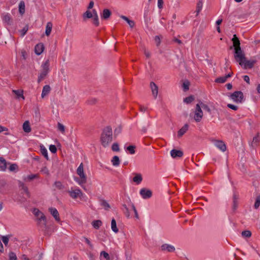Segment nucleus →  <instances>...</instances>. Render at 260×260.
Returning a JSON list of instances; mask_svg holds the SVG:
<instances>
[{
  "mask_svg": "<svg viewBox=\"0 0 260 260\" xmlns=\"http://www.w3.org/2000/svg\"><path fill=\"white\" fill-rule=\"evenodd\" d=\"M52 28V24L49 22L47 23L46 26L45 34L47 36L50 35Z\"/></svg>",
  "mask_w": 260,
  "mask_h": 260,
  "instance_id": "33",
  "label": "nucleus"
},
{
  "mask_svg": "<svg viewBox=\"0 0 260 260\" xmlns=\"http://www.w3.org/2000/svg\"><path fill=\"white\" fill-rule=\"evenodd\" d=\"M21 55L24 59H26V56H27V53H26V52L25 51V50H22L21 51Z\"/></svg>",
  "mask_w": 260,
  "mask_h": 260,
  "instance_id": "61",
  "label": "nucleus"
},
{
  "mask_svg": "<svg viewBox=\"0 0 260 260\" xmlns=\"http://www.w3.org/2000/svg\"><path fill=\"white\" fill-rule=\"evenodd\" d=\"M120 17L122 19L125 20L128 23V24L131 28H132L134 26L135 22L134 21L129 20L127 17L123 16V15H121Z\"/></svg>",
  "mask_w": 260,
  "mask_h": 260,
  "instance_id": "29",
  "label": "nucleus"
},
{
  "mask_svg": "<svg viewBox=\"0 0 260 260\" xmlns=\"http://www.w3.org/2000/svg\"><path fill=\"white\" fill-rule=\"evenodd\" d=\"M135 147L134 146L131 145L126 148V150L128 151L130 154H133L135 153Z\"/></svg>",
  "mask_w": 260,
  "mask_h": 260,
  "instance_id": "43",
  "label": "nucleus"
},
{
  "mask_svg": "<svg viewBox=\"0 0 260 260\" xmlns=\"http://www.w3.org/2000/svg\"><path fill=\"white\" fill-rule=\"evenodd\" d=\"M161 250L164 251L172 252L175 250V248L172 245L164 244L161 246Z\"/></svg>",
  "mask_w": 260,
  "mask_h": 260,
  "instance_id": "13",
  "label": "nucleus"
},
{
  "mask_svg": "<svg viewBox=\"0 0 260 260\" xmlns=\"http://www.w3.org/2000/svg\"><path fill=\"white\" fill-rule=\"evenodd\" d=\"M57 128L61 132L62 134H64L65 132V127L62 124L58 122L57 124Z\"/></svg>",
  "mask_w": 260,
  "mask_h": 260,
  "instance_id": "45",
  "label": "nucleus"
},
{
  "mask_svg": "<svg viewBox=\"0 0 260 260\" xmlns=\"http://www.w3.org/2000/svg\"><path fill=\"white\" fill-rule=\"evenodd\" d=\"M111 229L115 233H117L119 231L118 228L117 227L116 220L113 218L111 220Z\"/></svg>",
  "mask_w": 260,
  "mask_h": 260,
  "instance_id": "30",
  "label": "nucleus"
},
{
  "mask_svg": "<svg viewBox=\"0 0 260 260\" xmlns=\"http://www.w3.org/2000/svg\"><path fill=\"white\" fill-rule=\"evenodd\" d=\"M112 149L114 151H118L119 150V145L117 143H114L112 146Z\"/></svg>",
  "mask_w": 260,
  "mask_h": 260,
  "instance_id": "54",
  "label": "nucleus"
},
{
  "mask_svg": "<svg viewBox=\"0 0 260 260\" xmlns=\"http://www.w3.org/2000/svg\"><path fill=\"white\" fill-rule=\"evenodd\" d=\"M10 236L9 235L3 236L1 237L2 240L4 244L7 246L8 244Z\"/></svg>",
  "mask_w": 260,
  "mask_h": 260,
  "instance_id": "40",
  "label": "nucleus"
},
{
  "mask_svg": "<svg viewBox=\"0 0 260 260\" xmlns=\"http://www.w3.org/2000/svg\"><path fill=\"white\" fill-rule=\"evenodd\" d=\"M189 83L188 81H185L183 83V88L184 90H187L189 89Z\"/></svg>",
  "mask_w": 260,
  "mask_h": 260,
  "instance_id": "57",
  "label": "nucleus"
},
{
  "mask_svg": "<svg viewBox=\"0 0 260 260\" xmlns=\"http://www.w3.org/2000/svg\"><path fill=\"white\" fill-rule=\"evenodd\" d=\"M93 17V11L90 12L88 10L86 11L83 15V17L85 18H91Z\"/></svg>",
  "mask_w": 260,
  "mask_h": 260,
  "instance_id": "35",
  "label": "nucleus"
},
{
  "mask_svg": "<svg viewBox=\"0 0 260 260\" xmlns=\"http://www.w3.org/2000/svg\"><path fill=\"white\" fill-rule=\"evenodd\" d=\"M18 169V166L16 164H11L9 168V169L10 171H14Z\"/></svg>",
  "mask_w": 260,
  "mask_h": 260,
  "instance_id": "52",
  "label": "nucleus"
},
{
  "mask_svg": "<svg viewBox=\"0 0 260 260\" xmlns=\"http://www.w3.org/2000/svg\"><path fill=\"white\" fill-rule=\"evenodd\" d=\"M13 93L16 95V98L18 100H24L25 98L23 95V90L22 89L13 90Z\"/></svg>",
  "mask_w": 260,
  "mask_h": 260,
  "instance_id": "17",
  "label": "nucleus"
},
{
  "mask_svg": "<svg viewBox=\"0 0 260 260\" xmlns=\"http://www.w3.org/2000/svg\"><path fill=\"white\" fill-rule=\"evenodd\" d=\"M170 154L173 158H176L182 157L183 153L180 150L173 149L171 151Z\"/></svg>",
  "mask_w": 260,
  "mask_h": 260,
  "instance_id": "16",
  "label": "nucleus"
},
{
  "mask_svg": "<svg viewBox=\"0 0 260 260\" xmlns=\"http://www.w3.org/2000/svg\"><path fill=\"white\" fill-rule=\"evenodd\" d=\"M32 212L36 218L38 224L41 227L46 228L47 219L43 213L37 208L33 209Z\"/></svg>",
  "mask_w": 260,
  "mask_h": 260,
  "instance_id": "3",
  "label": "nucleus"
},
{
  "mask_svg": "<svg viewBox=\"0 0 260 260\" xmlns=\"http://www.w3.org/2000/svg\"><path fill=\"white\" fill-rule=\"evenodd\" d=\"M155 41L157 44V45H158L160 43V39L158 36H155Z\"/></svg>",
  "mask_w": 260,
  "mask_h": 260,
  "instance_id": "63",
  "label": "nucleus"
},
{
  "mask_svg": "<svg viewBox=\"0 0 260 260\" xmlns=\"http://www.w3.org/2000/svg\"><path fill=\"white\" fill-rule=\"evenodd\" d=\"M68 193L70 197L73 199L79 198L81 201L85 202L87 200V196L78 187H72L68 191Z\"/></svg>",
  "mask_w": 260,
  "mask_h": 260,
  "instance_id": "4",
  "label": "nucleus"
},
{
  "mask_svg": "<svg viewBox=\"0 0 260 260\" xmlns=\"http://www.w3.org/2000/svg\"><path fill=\"white\" fill-rule=\"evenodd\" d=\"M49 211L50 212V214L52 215V216L54 218L55 220L56 221L59 222L60 221L59 213L55 208H49Z\"/></svg>",
  "mask_w": 260,
  "mask_h": 260,
  "instance_id": "12",
  "label": "nucleus"
},
{
  "mask_svg": "<svg viewBox=\"0 0 260 260\" xmlns=\"http://www.w3.org/2000/svg\"><path fill=\"white\" fill-rule=\"evenodd\" d=\"M194 100V98L193 96H189L188 97L185 98L183 100V102L186 104L191 103Z\"/></svg>",
  "mask_w": 260,
  "mask_h": 260,
  "instance_id": "42",
  "label": "nucleus"
},
{
  "mask_svg": "<svg viewBox=\"0 0 260 260\" xmlns=\"http://www.w3.org/2000/svg\"><path fill=\"white\" fill-rule=\"evenodd\" d=\"M111 161H112V165L115 167L119 166V163H120L119 158L118 156H114L112 158Z\"/></svg>",
  "mask_w": 260,
  "mask_h": 260,
  "instance_id": "34",
  "label": "nucleus"
},
{
  "mask_svg": "<svg viewBox=\"0 0 260 260\" xmlns=\"http://www.w3.org/2000/svg\"><path fill=\"white\" fill-rule=\"evenodd\" d=\"M101 205L105 210H108L110 208V206L109 203L105 200L101 202Z\"/></svg>",
  "mask_w": 260,
  "mask_h": 260,
  "instance_id": "39",
  "label": "nucleus"
},
{
  "mask_svg": "<svg viewBox=\"0 0 260 260\" xmlns=\"http://www.w3.org/2000/svg\"><path fill=\"white\" fill-rule=\"evenodd\" d=\"M150 86L154 98L156 99L158 94V86L153 82L150 83Z\"/></svg>",
  "mask_w": 260,
  "mask_h": 260,
  "instance_id": "15",
  "label": "nucleus"
},
{
  "mask_svg": "<svg viewBox=\"0 0 260 260\" xmlns=\"http://www.w3.org/2000/svg\"><path fill=\"white\" fill-rule=\"evenodd\" d=\"M19 187L22 190L23 192L26 193L27 196H29V191L28 190V188L23 183H21L20 184Z\"/></svg>",
  "mask_w": 260,
  "mask_h": 260,
  "instance_id": "38",
  "label": "nucleus"
},
{
  "mask_svg": "<svg viewBox=\"0 0 260 260\" xmlns=\"http://www.w3.org/2000/svg\"><path fill=\"white\" fill-rule=\"evenodd\" d=\"M232 41L233 42V46L234 47L235 50L240 47V43L239 39L237 38L236 35L233 36L232 38Z\"/></svg>",
  "mask_w": 260,
  "mask_h": 260,
  "instance_id": "19",
  "label": "nucleus"
},
{
  "mask_svg": "<svg viewBox=\"0 0 260 260\" xmlns=\"http://www.w3.org/2000/svg\"><path fill=\"white\" fill-rule=\"evenodd\" d=\"M163 0H157V6L159 9H161L163 7Z\"/></svg>",
  "mask_w": 260,
  "mask_h": 260,
  "instance_id": "60",
  "label": "nucleus"
},
{
  "mask_svg": "<svg viewBox=\"0 0 260 260\" xmlns=\"http://www.w3.org/2000/svg\"><path fill=\"white\" fill-rule=\"evenodd\" d=\"M212 142L214 145L222 152H224L226 150L225 144L221 140H213Z\"/></svg>",
  "mask_w": 260,
  "mask_h": 260,
  "instance_id": "9",
  "label": "nucleus"
},
{
  "mask_svg": "<svg viewBox=\"0 0 260 260\" xmlns=\"http://www.w3.org/2000/svg\"><path fill=\"white\" fill-rule=\"evenodd\" d=\"M49 150L53 153H56L57 149L54 145H51L49 146Z\"/></svg>",
  "mask_w": 260,
  "mask_h": 260,
  "instance_id": "56",
  "label": "nucleus"
},
{
  "mask_svg": "<svg viewBox=\"0 0 260 260\" xmlns=\"http://www.w3.org/2000/svg\"><path fill=\"white\" fill-rule=\"evenodd\" d=\"M112 130L110 127H106L101 135V142L102 145L104 147H106L109 145V144L112 141Z\"/></svg>",
  "mask_w": 260,
  "mask_h": 260,
  "instance_id": "1",
  "label": "nucleus"
},
{
  "mask_svg": "<svg viewBox=\"0 0 260 260\" xmlns=\"http://www.w3.org/2000/svg\"><path fill=\"white\" fill-rule=\"evenodd\" d=\"M140 194L144 199H147L151 197L152 192L150 189L143 188L140 190Z\"/></svg>",
  "mask_w": 260,
  "mask_h": 260,
  "instance_id": "10",
  "label": "nucleus"
},
{
  "mask_svg": "<svg viewBox=\"0 0 260 260\" xmlns=\"http://www.w3.org/2000/svg\"><path fill=\"white\" fill-rule=\"evenodd\" d=\"M8 256H9V260H17V255L16 254V253H15L13 252H10L9 253Z\"/></svg>",
  "mask_w": 260,
  "mask_h": 260,
  "instance_id": "41",
  "label": "nucleus"
},
{
  "mask_svg": "<svg viewBox=\"0 0 260 260\" xmlns=\"http://www.w3.org/2000/svg\"><path fill=\"white\" fill-rule=\"evenodd\" d=\"M2 19L4 23L10 24L11 22V16L9 13H4L2 15Z\"/></svg>",
  "mask_w": 260,
  "mask_h": 260,
  "instance_id": "20",
  "label": "nucleus"
},
{
  "mask_svg": "<svg viewBox=\"0 0 260 260\" xmlns=\"http://www.w3.org/2000/svg\"><path fill=\"white\" fill-rule=\"evenodd\" d=\"M93 24L96 25L98 26L99 25V17L97 13V12L95 10H93Z\"/></svg>",
  "mask_w": 260,
  "mask_h": 260,
  "instance_id": "27",
  "label": "nucleus"
},
{
  "mask_svg": "<svg viewBox=\"0 0 260 260\" xmlns=\"http://www.w3.org/2000/svg\"><path fill=\"white\" fill-rule=\"evenodd\" d=\"M122 126L121 125H119L116 127L114 130V134L115 135H118L120 134L122 132Z\"/></svg>",
  "mask_w": 260,
  "mask_h": 260,
  "instance_id": "47",
  "label": "nucleus"
},
{
  "mask_svg": "<svg viewBox=\"0 0 260 260\" xmlns=\"http://www.w3.org/2000/svg\"><path fill=\"white\" fill-rule=\"evenodd\" d=\"M49 66L50 63L48 59L46 60L42 63L41 66V72L38 77L39 82L41 81L48 73L49 71Z\"/></svg>",
  "mask_w": 260,
  "mask_h": 260,
  "instance_id": "6",
  "label": "nucleus"
},
{
  "mask_svg": "<svg viewBox=\"0 0 260 260\" xmlns=\"http://www.w3.org/2000/svg\"><path fill=\"white\" fill-rule=\"evenodd\" d=\"M41 172L42 174H45V175H49V171L48 169H47V168L46 167H43L41 170Z\"/></svg>",
  "mask_w": 260,
  "mask_h": 260,
  "instance_id": "55",
  "label": "nucleus"
},
{
  "mask_svg": "<svg viewBox=\"0 0 260 260\" xmlns=\"http://www.w3.org/2000/svg\"><path fill=\"white\" fill-rule=\"evenodd\" d=\"M242 236L244 237L249 238L251 236V233L249 231H244L242 232Z\"/></svg>",
  "mask_w": 260,
  "mask_h": 260,
  "instance_id": "48",
  "label": "nucleus"
},
{
  "mask_svg": "<svg viewBox=\"0 0 260 260\" xmlns=\"http://www.w3.org/2000/svg\"><path fill=\"white\" fill-rule=\"evenodd\" d=\"M133 180L136 184H139L142 181V176L140 174H136Z\"/></svg>",
  "mask_w": 260,
  "mask_h": 260,
  "instance_id": "24",
  "label": "nucleus"
},
{
  "mask_svg": "<svg viewBox=\"0 0 260 260\" xmlns=\"http://www.w3.org/2000/svg\"><path fill=\"white\" fill-rule=\"evenodd\" d=\"M102 222L100 220H94L92 222L93 227L96 229H98L102 225Z\"/></svg>",
  "mask_w": 260,
  "mask_h": 260,
  "instance_id": "36",
  "label": "nucleus"
},
{
  "mask_svg": "<svg viewBox=\"0 0 260 260\" xmlns=\"http://www.w3.org/2000/svg\"><path fill=\"white\" fill-rule=\"evenodd\" d=\"M259 141H260L259 137L258 135H257L254 137H253V140L251 143V146L253 148L256 147L257 145V144H258Z\"/></svg>",
  "mask_w": 260,
  "mask_h": 260,
  "instance_id": "28",
  "label": "nucleus"
},
{
  "mask_svg": "<svg viewBox=\"0 0 260 260\" xmlns=\"http://www.w3.org/2000/svg\"><path fill=\"white\" fill-rule=\"evenodd\" d=\"M50 91V87L49 85H45L42 90L41 96L42 98H44L46 95H47Z\"/></svg>",
  "mask_w": 260,
  "mask_h": 260,
  "instance_id": "21",
  "label": "nucleus"
},
{
  "mask_svg": "<svg viewBox=\"0 0 260 260\" xmlns=\"http://www.w3.org/2000/svg\"><path fill=\"white\" fill-rule=\"evenodd\" d=\"M111 15V11L109 9H105L103 10V13L101 15V18L104 19H107L110 17Z\"/></svg>",
  "mask_w": 260,
  "mask_h": 260,
  "instance_id": "22",
  "label": "nucleus"
},
{
  "mask_svg": "<svg viewBox=\"0 0 260 260\" xmlns=\"http://www.w3.org/2000/svg\"><path fill=\"white\" fill-rule=\"evenodd\" d=\"M243 79L247 83L249 84L250 83V79H249V77L247 76V75H245L243 76Z\"/></svg>",
  "mask_w": 260,
  "mask_h": 260,
  "instance_id": "62",
  "label": "nucleus"
},
{
  "mask_svg": "<svg viewBox=\"0 0 260 260\" xmlns=\"http://www.w3.org/2000/svg\"><path fill=\"white\" fill-rule=\"evenodd\" d=\"M83 239L84 240V241L87 243V244L89 246V247L91 249L93 248V244L91 243V242L89 241V240L88 239H87L86 237H84Z\"/></svg>",
  "mask_w": 260,
  "mask_h": 260,
  "instance_id": "51",
  "label": "nucleus"
},
{
  "mask_svg": "<svg viewBox=\"0 0 260 260\" xmlns=\"http://www.w3.org/2000/svg\"><path fill=\"white\" fill-rule=\"evenodd\" d=\"M100 260H103L104 259L109 260L110 256L107 252L105 251H102L100 253Z\"/></svg>",
  "mask_w": 260,
  "mask_h": 260,
  "instance_id": "31",
  "label": "nucleus"
},
{
  "mask_svg": "<svg viewBox=\"0 0 260 260\" xmlns=\"http://www.w3.org/2000/svg\"><path fill=\"white\" fill-rule=\"evenodd\" d=\"M54 186H55L56 188H58V189H62V188H63V184H62V183H61V182H60V181H56V182L54 183Z\"/></svg>",
  "mask_w": 260,
  "mask_h": 260,
  "instance_id": "50",
  "label": "nucleus"
},
{
  "mask_svg": "<svg viewBox=\"0 0 260 260\" xmlns=\"http://www.w3.org/2000/svg\"><path fill=\"white\" fill-rule=\"evenodd\" d=\"M234 57L240 64H243L242 62L244 60V58L245 57L241 48H239L235 50Z\"/></svg>",
  "mask_w": 260,
  "mask_h": 260,
  "instance_id": "8",
  "label": "nucleus"
},
{
  "mask_svg": "<svg viewBox=\"0 0 260 260\" xmlns=\"http://www.w3.org/2000/svg\"><path fill=\"white\" fill-rule=\"evenodd\" d=\"M93 5H94V3L93 1H91L89 4V5L88 6V9H91L93 8Z\"/></svg>",
  "mask_w": 260,
  "mask_h": 260,
  "instance_id": "64",
  "label": "nucleus"
},
{
  "mask_svg": "<svg viewBox=\"0 0 260 260\" xmlns=\"http://www.w3.org/2000/svg\"><path fill=\"white\" fill-rule=\"evenodd\" d=\"M40 151L42 154L47 159H48V151L47 149L43 145L40 146Z\"/></svg>",
  "mask_w": 260,
  "mask_h": 260,
  "instance_id": "32",
  "label": "nucleus"
},
{
  "mask_svg": "<svg viewBox=\"0 0 260 260\" xmlns=\"http://www.w3.org/2000/svg\"><path fill=\"white\" fill-rule=\"evenodd\" d=\"M203 7V3L201 1H199L197 4V15H198L201 11Z\"/></svg>",
  "mask_w": 260,
  "mask_h": 260,
  "instance_id": "44",
  "label": "nucleus"
},
{
  "mask_svg": "<svg viewBox=\"0 0 260 260\" xmlns=\"http://www.w3.org/2000/svg\"><path fill=\"white\" fill-rule=\"evenodd\" d=\"M131 209L135 214V218L137 219H139V216L137 210H136V208H135V206L133 204H132L131 206Z\"/></svg>",
  "mask_w": 260,
  "mask_h": 260,
  "instance_id": "46",
  "label": "nucleus"
},
{
  "mask_svg": "<svg viewBox=\"0 0 260 260\" xmlns=\"http://www.w3.org/2000/svg\"><path fill=\"white\" fill-rule=\"evenodd\" d=\"M189 125L185 124L178 132L177 136L178 137H181L188 130Z\"/></svg>",
  "mask_w": 260,
  "mask_h": 260,
  "instance_id": "18",
  "label": "nucleus"
},
{
  "mask_svg": "<svg viewBox=\"0 0 260 260\" xmlns=\"http://www.w3.org/2000/svg\"><path fill=\"white\" fill-rule=\"evenodd\" d=\"M231 76V74H229L227 75H225L224 76L220 77L216 79L215 82L217 83H224L226 81L227 79L228 78L230 77Z\"/></svg>",
  "mask_w": 260,
  "mask_h": 260,
  "instance_id": "23",
  "label": "nucleus"
},
{
  "mask_svg": "<svg viewBox=\"0 0 260 260\" xmlns=\"http://www.w3.org/2000/svg\"><path fill=\"white\" fill-rule=\"evenodd\" d=\"M23 129L25 133H29L31 132V127L28 121H25L23 124Z\"/></svg>",
  "mask_w": 260,
  "mask_h": 260,
  "instance_id": "26",
  "label": "nucleus"
},
{
  "mask_svg": "<svg viewBox=\"0 0 260 260\" xmlns=\"http://www.w3.org/2000/svg\"><path fill=\"white\" fill-rule=\"evenodd\" d=\"M7 168L6 160L3 157H0V170L5 171Z\"/></svg>",
  "mask_w": 260,
  "mask_h": 260,
  "instance_id": "25",
  "label": "nucleus"
},
{
  "mask_svg": "<svg viewBox=\"0 0 260 260\" xmlns=\"http://www.w3.org/2000/svg\"><path fill=\"white\" fill-rule=\"evenodd\" d=\"M202 108L207 109L208 110H209L208 106L202 102L197 104L194 111L193 116V118L196 122L201 121L203 118V112L202 110Z\"/></svg>",
  "mask_w": 260,
  "mask_h": 260,
  "instance_id": "5",
  "label": "nucleus"
},
{
  "mask_svg": "<svg viewBox=\"0 0 260 260\" xmlns=\"http://www.w3.org/2000/svg\"><path fill=\"white\" fill-rule=\"evenodd\" d=\"M19 11L21 14H23L25 11V4L22 1L20 2L19 4Z\"/></svg>",
  "mask_w": 260,
  "mask_h": 260,
  "instance_id": "37",
  "label": "nucleus"
},
{
  "mask_svg": "<svg viewBox=\"0 0 260 260\" xmlns=\"http://www.w3.org/2000/svg\"><path fill=\"white\" fill-rule=\"evenodd\" d=\"M260 206V198L257 197L256 199L255 203L254 204V207L257 209Z\"/></svg>",
  "mask_w": 260,
  "mask_h": 260,
  "instance_id": "59",
  "label": "nucleus"
},
{
  "mask_svg": "<svg viewBox=\"0 0 260 260\" xmlns=\"http://www.w3.org/2000/svg\"><path fill=\"white\" fill-rule=\"evenodd\" d=\"M227 106L228 108H229L234 111H237L238 109V108L237 106L231 104H228L227 105Z\"/></svg>",
  "mask_w": 260,
  "mask_h": 260,
  "instance_id": "58",
  "label": "nucleus"
},
{
  "mask_svg": "<svg viewBox=\"0 0 260 260\" xmlns=\"http://www.w3.org/2000/svg\"><path fill=\"white\" fill-rule=\"evenodd\" d=\"M44 50V46L43 44L39 43L37 44L34 49L35 53L37 55H40Z\"/></svg>",
  "mask_w": 260,
  "mask_h": 260,
  "instance_id": "14",
  "label": "nucleus"
},
{
  "mask_svg": "<svg viewBox=\"0 0 260 260\" xmlns=\"http://www.w3.org/2000/svg\"><path fill=\"white\" fill-rule=\"evenodd\" d=\"M255 62L256 61L255 60H247L245 57L244 60L242 62L243 64L240 65L243 67L244 69H247L248 68H252Z\"/></svg>",
  "mask_w": 260,
  "mask_h": 260,
  "instance_id": "11",
  "label": "nucleus"
},
{
  "mask_svg": "<svg viewBox=\"0 0 260 260\" xmlns=\"http://www.w3.org/2000/svg\"><path fill=\"white\" fill-rule=\"evenodd\" d=\"M28 29V26H24L21 30H20V32L21 33V36L23 37L27 31Z\"/></svg>",
  "mask_w": 260,
  "mask_h": 260,
  "instance_id": "49",
  "label": "nucleus"
},
{
  "mask_svg": "<svg viewBox=\"0 0 260 260\" xmlns=\"http://www.w3.org/2000/svg\"><path fill=\"white\" fill-rule=\"evenodd\" d=\"M230 99L236 103H241L243 100L244 95L242 92L235 91L229 96Z\"/></svg>",
  "mask_w": 260,
  "mask_h": 260,
  "instance_id": "7",
  "label": "nucleus"
},
{
  "mask_svg": "<svg viewBox=\"0 0 260 260\" xmlns=\"http://www.w3.org/2000/svg\"><path fill=\"white\" fill-rule=\"evenodd\" d=\"M38 177V175L37 174H30L27 176L26 179L28 180H31L35 178H37Z\"/></svg>",
  "mask_w": 260,
  "mask_h": 260,
  "instance_id": "53",
  "label": "nucleus"
},
{
  "mask_svg": "<svg viewBox=\"0 0 260 260\" xmlns=\"http://www.w3.org/2000/svg\"><path fill=\"white\" fill-rule=\"evenodd\" d=\"M77 174L79 178L75 177L74 180L82 187H84V184L87 182V176L84 171L83 163H81L77 169Z\"/></svg>",
  "mask_w": 260,
  "mask_h": 260,
  "instance_id": "2",
  "label": "nucleus"
}]
</instances>
